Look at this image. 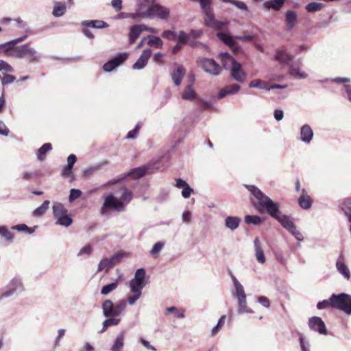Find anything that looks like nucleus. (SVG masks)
Listing matches in <instances>:
<instances>
[{
    "label": "nucleus",
    "mask_w": 351,
    "mask_h": 351,
    "mask_svg": "<svg viewBox=\"0 0 351 351\" xmlns=\"http://www.w3.org/2000/svg\"><path fill=\"white\" fill-rule=\"evenodd\" d=\"M298 21V14L294 10H289L285 12V23L289 29H292Z\"/></svg>",
    "instance_id": "nucleus-24"
},
{
    "label": "nucleus",
    "mask_w": 351,
    "mask_h": 351,
    "mask_svg": "<svg viewBox=\"0 0 351 351\" xmlns=\"http://www.w3.org/2000/svg\"><path fill=\"white\" fill-rule=\"evenodd\" d=\"M274 59L281 64L289 65L293 56L287 52L285 46H281L275 50Z\"/></svg>",
    "instance_id": "nucleus-13"
},
{
    "label": "nucleus",
    "mask_w": 351,
    "mask_h": 351,
    "mask_svg": "<svg viewBox=\"0 0 351 351\" xmlns=\"http://www.w3.org/2000/svg\"><path fill=\"white\" fill-rule=\"evenodd\" d=\"M165 243L164 241H158L154 244L152 250H150V254L154 258H156L158 256L159 252L164 247Z\"/></svg>",
    "instance_id": "nucleus-48"
},
{
    "label": "nucleus",
    "mask_w": 351,
    "mask_h": 351,
    "mask_svg": "<svg viewBox=\"0 0 351 351\" xmlns=\"http://www.w3.org/2000/svg\"><path fill=\"white\" fill-rule=\"evenodd\" d=\"M237 299L238 301V313L239 314L254 313V311L249 308L247 305L246 295L244 297L237 298Z\"/></svg>",
    "instance_id": "nucleus-27"
},
{
    "label": "nucleus",
    "mask_w": 351,
    "mask_h": 351,
    "mask_svg": "<svg viewBox=\"0 0 351 351\" xmlns=\"http://www.w3.org/2000/svg\"><path fill=\"white\" fill-rule=\"evenodd\" d=\"M66 11V6L64 3L54 1L52 14L55 17L62 16Z\"/></svg>",
    "instance_id": "nucleus-29"
},
{
    "label": "nucleus",
    "mask_w": 351,
    "mask_h": 351,
    "mask_svg": "<svg viewBox=\"0 0 351 351\" xmlns=\"http://www.w3.org/2000/svg\"><path fill=\"white\" fill-rule=\"evenodd\" d=\"M186 74V70L182 65H178L171 71V77L176 86H180L182 80Z\"/></svg>",
    "instance_id": "nucleus-19"
},
{
    "label": "nucleus",
    "mask_w": 351,
    "mask_h": 351,
    "mask_svg": "<svg viewBox=\"0 0 351 351\" xmlns=\"http://www.w3.org/2000/svg\"><path fill=\"white\" fill-rule=\"evenodd\" d=\"M241 222V218L237 216H227L224 220L225 226L231 231L237 229Z\"/></svg>",
    "instance_id": "nucleus-23"
},
{
    "label": "nucleus",
    "mask_w": 351,
    "mask_h": 351,
    "mask_svg": "<svg viewBox=\"0 0 351 351\" xmlns=\"http://www.w3.org/2000/svg\"><path fill=\"white\" fill-rule=\"evenodd\" d=\"M81 25L83 27H92V28H96V29H103L108 27L109 25L101 20H87V21H83L81 23Z\"/></svg>",
    "instance_id": "nucleus-25"
},
{
    "label": "nucleus",
    "mask_w": 351,
    "mask_h": 351,
    "mask_svg": "<svg viewBox=\"0 0 351 351\" xmlns=\"http://www.w3.org/2000/svg\"><path fill=\"white\" fill-rule=\"evenodd\" d=\"M129 57V53H119L115 56L110 58L117 67L121 66Z\"/></svg>",
    "instance_id": "nucleus-39"
},
{
    "label": "nucleus",
    "mask_w": 351,
    "mask_h": 351,
    "mask_svg": "<svg viewBox=\"0 0 351 351\" xmlns=\"http://www.w3.org/2000/svg\"><path fill=\"white\" fill-rule=\"evenodd\" d=\"M145 285L146 282H141L134 280H131L130 282V291L134 294L141 295L142 290L145 287Z\"/></svg>",
    "instance_id": "nucleus-33"
},
{
    "label": "nucleus",
    "mask_w": 351,
    "mask_h": 351,
    "mask_svg": "<svg viewBox=\"0 0 351 351\" xmlns=\"http://www.w3.org/2000/svg\"><path fill=\"white\" fill-rule=\"evenodd\" d=\"M145 270L143 268H138L136 269L135 274H134V278L133 280L141 282H145Z\"/></svg>",
    "instance_id": "nucleus-52"
},
{
    "label": "nucleus",
    "mask_w": 351,
    "mask_h": 351,
    "mask_svg": "<svg viewBox=\"0 0 351 351\" xmlns=\"http://www.w3.org/2000/svg\"><path fill=\"white\" fill-rule=\"evenodd\" d=\"M308 327L311 330L317 332L321 335H327L328 331L324 321L321 317L314 316L308 319Z\"/></svg>",
    "instance_id": "nucleus-12"
},
{
    "label": "nucleus",
    "mask_w": 351,
    "mask_h": 351,
    "mask_svg": "<svg viewBox=\"0 0 351 351\" xmlns=\"http://www.w3.org/2000/svg\"><path fill=\"white\" fill-rule=\"evenodd\" d=\"M147 38L148 39L147 44L150 47H154L158 49L162 48L163 42L159 37L149 35Z\"/></svg>",
    "instance_id": "nucleus-42"
},
{
    "label": "nucleus",
    "mask_w": 351,
    "mask_h": 351,
    "mask_svg": "<svg viewBox=\"0 0 351 351\" xmlns=\"http://www.w3.org/2000/svg\"><path fill=\"white\" fill-rule=\"evenodd\" d=\"M37 228V226H34L33 228H31L28 227L26 224L21 223V224H17L16 226H12L11 228L12 230H17L19 232H26L29 234H32L34 232L35 229Z\"/></svg>",
    "instance_id": "nucleus-47"
},
{
    "label": "nucleus",
    "mask_w": 351,
    "mask_h": 351,
    "mask_svg": "<svg viewBox=\"0 0 351 351\" xmlns=\"http://www.w3.org/2000/svg\"><path fill=\"white\" fill-rule=\"evenodd\" d=\"M176 38L178 39V42L182 43L184 45H187L189 42V35L183 30L180 31L179 35Z\"/></svg>",
    "instance_id": "nucleus-60"
},
{
    "label": "nucleus",
    "mask_w": 351,
    "mask_h": 351,
    "mask_svg": "<svg viewBox=\"0 0 351 351\" xmlns=\"http://www.w3.org/2000/svg\"><path fill=\"white\" fill-rule=\"evenodd\" d=\"M117 287H118V283H117V282H113L109 283L108 285H106L102 287L101 290V294L104 295H106L109 294L110 292H112V291H114V289H116Z\"/></svg>",
    "instance_id": "nucleus-49"
},
{
    "label": "nucleus",
    "mask_w": 351,
    "mask_h": 351,
    "mask_svg": "<svg viewBox=\"0 0 351 351\" xmlns=\"http://www.w3.org/2000/svg\"><path fill=\"white\" fill-rule=\"evenodd\" d=\"M335 267L337 271L341 274L345 279L347 280L350 279V271L345 264V257L343 252H341L339 255L335 263Z\"/></svg>",
    "instance_id": "nucleus-14"
},
{
    "label": "nucleus",
    "mask_w": 351,
    "mask_h": 351,
    "mask_svg": "<svg viewBox=\"0 0 351 351\" xmlns=\"http://www.w3.org/2000/svg\"><path fill=\"white\" fill-rule=\"evenodd\" d=\"M0 235L9 243H12L14 237V233L9 231L5 226H0Z\"/></svg>",
    "instance_id": "nucleus-41"
},
{
    "label": "nucleus",
    "mask_w": 351,
    "mask_h": 351,
    "mask_svg": "<svg viewBox=\"0 0 351 351\" xmlns=\"http://www.w3.org/2000/svg\"><path fill=\"white\" fill-rule=\"evenodd\" d=\"M241 87L239 85L236 84H230L223 88L218 93L217 97L218 99H222L227 96L228 95H234L237 93Z\"/></svg>",
    "instance_id": "nucleus-22"
},
{
    "label": "nucleus",
    "mask_w": 351,
    "mask_h": 351,
    "mask_svg": "<svg viewBox=\"0 0 351 351\" xmlns=\"http://www.w3.org/2000/svg\"><path fill=\"white\" fill-rule=\"evenodd\" d=\"M166 311L168 313H174L175 316L178 318H184V311H179L176 306H169L166 308Z\"/></svg>",
    "instance_id": "nucleus-58"
},
{
    "label": "nucleus",
    "mask_w": 351,
    "mask_h": 351,
    "mask_svg": "<svg viewBox=\"0 0 351 351\" xmlns=\"http://www.w3.org/2000/svg\"><path fill=\"white\" fill-rule=\"evenodd\" d=\"M122 193L119 197H116L112 193L104 195V203L101 208V214L104 215L109 210L117 212H123L125 210L126 206L133 198V193L127 188L123 186L121 188Z\"/></svg>",
    "instance_id": "nucleus-2"
},
{
    "label": "nucleus",
    "mask_w": 351,
    "mask_h": 351,
    "mask_svg": "<svg viewBox=\"0 0 351 351\" xmlns=\"http://www.w3.org/2000/svg\"><path fill=\"white\" fill-rule=\"evenodd\" d=\"M234 287L235 289V297L237 298L239 297H244L246 295L244 291V288L241 283L237 284Z\"/></svg>",
    "instance_id": "nucleus-62"
},
{
    "label": "nucleus",
    "mask_w": 351,
    "mask_h": 351,
    "mask_svg": "<svg viewBox=\"0 0 351 351\" xmlns=\"http://www.w3.org/2000/svg\"><path fill=\"white\" fill-rule=\"evenodd\" d=\"M245 186L256 199V202H254L253 205L260 212L267 211L271 217L277 220L299 242L304 239L302 234L297 229L295 223L291 220L290 217L280 212V205L278 202L273 201L256 186Z\"/></svg>",
    "instance_id": "nucleus-1"
},
{
    "label": "nucleus",
    "mask_w": 351,
    "mask_h": 351,
    "mask_svg": "<svg viewBox=\"0 0 351 351\" xmlns=\"http://www.w3.org/2000/svg\"><path fill=\"white\" fill-rule=\"evenodd\" d=\"M147 18L156 16L159 19L167 20L170 15V10L168 8L159 3H154L147 9Z\"/></svg>",
    "instance_id": "nucleus-9"
},
{
    "label": "nucleus",
    "mask_w": 351,
    "mask_h": 351,
    "mask_svg": "<svg viewBox=\"0 0 351 351\" xmlns=\"http://www.w3.org/2000/svg\"><path fill=\"white\" fill-rule=\"evenodd\" d=\"M52 149V145L49 143H44L36 152V157L38 160L43 161L46 156V154L48 152Z\"/></svg>",
    "instance_id": "nucleus-34"
},
{
    "label": "nucleus",
    "mask_w": 351,
    "mask_h": 351,
    "mask_svg": "<svg viewBox=\"0 0 351 351\" xmlns=\"http://www.w3.org/2000/svg\"><path fill=\"white\" fill-rule=\"evenodd\" d=\"M200 8L204 14V24L206 26L215 29L217 30H223L228 24V21H219L215 19L211 5L212 0H197Z\"/></svg>",
    "instance_id": "nucleus-3"
},
{
    "label": "nucleus",
    "mask_w": 351,
    "mask_h": 351,
    "mask_svg": "<svg viewBox=\"0 0 351 351\" xmlns=\"http://www.w3.org/2000/svg\"><path fill=\"white\" fill-rule=\"evenodd\" d=\"M221 61L224 67H227L228 64L231 65V77L237 82L243 83L247 77L246 73L242 69L241 64L237 62L229 53L225 52L220 54Z\"/></svg>",
    "instance_id": "nucleus-4"
},
{
    "label": "nucleus",
    "mask_w": 351,
    "mask_h": 351,
    "mask_svg": "<svg viewBox=\"0 0 351 351\" xmlns=\"http://www.w3.org/2000/svg\"><path fill=\"white\" fill-rule=\"evenodd\" d=\"M241 87L239 85L236 84H230L223 88L218 93L217 97L218 99H222L227 96L228 95H234L237 93Z\"/></svg>",
    "instance_id": "nucleus-21"
},
{
    "label": "nucleus",
    "mask_w": 351,
    "mask_h": 351,
    "mask_svg": "<svg viewBox=\"0 0 351 351\" xmlns=\"http://www.w3.org/2000/svg\"><path fill=\"white\" fill-rule=\"evenodd\" d=\"M117 65L112 61L111 59L108 60L104 65H103V69L104 71L107 73H110L115 69H117Z\"/></svg>",
    "instance_id": "nucleus-59"
},
{
    "label": "nucleus",
    "mask_w": 351,
    "mask_h": 351,
    "mask_svg": "<svg viewBox=\"0 0 351 351\" xmlns=\"http://www.w3.org/2000/svg\"><path fill=\"white\" fill-rule=\"evenodd\" d=\"M328 81H330V82L336 83V84H343V83L350 82L351 80L349 77H334L332 79L325 78L322 80H320L321 82H326Z\"/></svg>",
    "instance_id": "nucleus-51"
},
{
    "label": "nucleus",
    "mask_w": 351,
    "mask_h": 351,
    "mask_svg": "<svg viewBox=\"0 0 351 351\" xmlns=\"http://www.w3.org/2000/svg\"><path fill=\"white\" fill-rule=\"evenodd\" d=\"M324 6L323 3L312 1L306 4L305 8L308 12H315L319 11Z\"/></svg>",
    "instance_id": "nucleus-43"
},
{
    "label": "nucleus",
    "mask_w": 351,
    "mask_h": 351,
    "mask_svg": "<svg viewBox=\"0 0 351 351\" xmlns=\"http://www.w3.org/2000/svg\"><path fill=\"white\" fill-rule=\"evenodd\" d=\"M101 308L104 317H118L115 304L111 300H104L101 304Z\"/></svg>",
    "instance_id": "nucleus-16"
},
{
    "label": "nucleus",
    "mask_w": 351,
    "mask_h": 351,
    "mask_svg": "<svg viewBox=\"0 0 351 351\" xmlns=\"http://www.w3.org/2000/svg\"><path fill=\"white\" fill-rule=\"evenodd\" d=\"M53 215L56 219V224L69 227L73 221L71 215L68 213V210L62 203L54 202L52 206Z\"/></svg>",
    "instance_id": "nucleus-7"
},
{
    "label": "nucleus",
    "mask_w": 351,
    "mask_h": 351,
    "mask_svg": "<svg viewBox=\"0 0 351 351\" xmlns=\"http://www.w3.org/2000/svg\"><path fill=\"white\" fill-rule=\"evenodd\" d=\"M113 267L112 262L109 259V258H104L101 260L98 265L97 271L105 270L108 271L110 268Z\"/></svg>",
    "instance_id": "nucleus-46"
},
{
    "label": "nucleus",
    "mask_w": 351,
    "mask_h": 351,
    "mask_svg": "<svg viewBox=\"0 0 351 351\" xmlns=\"http://www.w3.org/2000/svg\"><path fill=\"white\" fill-rule=\"evenodd\" d=\"M141 126V123H138L133 130L128 132V133L126 136V138L127 139H134L136 137L138 133L139 132Z\"/></svg>",
    "instance_id": "nucleus-55"
},
{
    "label": "nucleus",
    "mask_w": 351,
    "mask_h": 351,
    "mask_svg": "<svg viewBox=\"0 0 351 351\" xmlns=\"http://www.w3.org/2000/svg\"><path fill=\"white\" fill-rule=\"evenodd\" d=\"M152 51L151 49L147 48L144 49L138 59L132 65V69L134 70H141L145 68L152 56Z\"/></svg>",
    "instance_id": "nucleus-15"
},
{
    "label": "nucleus",
    "mask_w": 351,
    "mask_h": 351,
    "mask_svg": "<svg viewBox=\"0 0 351 351\" xmlns=\"http://www.w3.org/2000/svg\"><path fill=\"white\" fill-rule=\"evenodd\" d=\"M203 70L212 75L217 76L221 73V68L217 62L212 58H203L199 60Z\"/></svg>",
    "instance_id": "nucleus-11"
},
{
    "label": "nucleus",
    "mask_w": 351,
    "mask_h": 351,
    "mask_svg": "<svg viewBox=\"0 0 351 351\" xmlns=\"http://www.w3.org/2000/svg\"><path fill=\"white\" fill-rule=\"evenodd\" d=\"M73 167L71 166L67 165H64L62 169V176L64 177L72 176L73 178Z\"/></svg>",
    "instance_id": "nucleus-63"
},
{
    "label": "nucleus",
    "mask_w": 351,
    "mask_h": 351,
    "mask_svg": "<svg viewBox=\"0 0 351 351\" xmlns=\"http://www.w3.org/2000/svg\"><path fill=\"white\" fill-rule=\"evenodd\" d=\"M263 219L258 215H247L245 216V222L247 224L258 226L263 222Z\"/></svg>",
    "instance_id": "nucleus-44"
},
{
    "label": "nucleus",
    "mask_w": 351,
    "mask_h": 351,
    "mask_svg": "<svg viewBox=\"0 0 351 351\" xmlns=\"http://www.w3.org/2000/svg\"><path fill=\"white\" fill-rule=\"evenodd\" d=\"M224 3H229L232 5L236 6L237 8L240 9L242 11H247L248 8L247 5L243 2L238 0H221Z\"/></svg>",
    "instance_id": "nucleus-50"
},
{
    "label": "nucleus",
    "mask_w": 351,
    "mask_h": 351,
    "mask_svg": "<svg viewBox=\"0 0 351 351\" xmlns=\"http://www.w3.org/2000/svg\"><path fill=\"white\" fill-rule=\"evenodd\" d=\"M143 32L141 24L134 25L130 27L129 32V41L130 44L134 43L140 34Z\"/></svg>",
    "instance_id": "nucleus-28"
},
{
    "label": "nucleus",
    "mask_w": 351,
    "mask_h": 351,
    "mask_svg": "<svg viewBox=\"0 0 351 351\" xmlns=\"http://www.w3.org/2000/svg\"><path fill=\"white\" fill-rule=\"evenodd\" d=\"M25 290L22 279L19 276L14 277L6 286L5 290L0 295V301L14 294H19Z\"/></svg>",
    "instance_id": "nucleus-8"
},
{
    "label": "nucleus",
    "mask_w": 351,
    "mask_h": 351,
    "mask_svg": "<svg viewBox=\"0 0 351 351\" xmlns=\"http://www.w3.org/2000/svg\"><path fill=\"white\" fill-rule=\"evenodd\" d=\"M149 172V166H141L130 170L129 172L122 175L118 178H114L109 181V184H114L124 180L127 177L131 176L134 179H138L143 177L146 173Z\"/></svg>",
    "instance_id": "nucleus-10"
},
{
    "label": "nucleus",
    "mask_w": 351,
    "mask_h": 351,
    "mask_svg": "<svg viewBox=\"0 0 351 351\" xmlns=\"http://www.w3.org/2000/svg\"><path fill=\"white\" fill-rule=\"evenodd\" d=\"M49 203L50 202L49 200H45L40 206H38L34 210V216L39 217L43 215L49 208Z\"/></svg>",
    "instance_id": "nucleus-45"
},
{
    "label": "nucleus",
    "mask_w": 351,
    "mask_h": 351,
    "mask_svg": "<svg viewBox=\"0 0 351 351\" xmlns=\"http://www.w3.org/2000/svg\"><path fill=\"white\" fill-rule=\"evenodd\" d=\"M125 330L119 332L114 339L111 345L110 351H123L125 346Z\"/></svg>",
    "instance_id": "nucleus-17"
},
{
    "label": "nucleus",
    "mask_w": 351,
    "mask_h": 351,
    "mask_svg": "<svg viewBox=\"0 0 351 351\" xmlns=\"http://www.w3.org/2000/svg\"><path fill=\"white\" fill-rule=\"evenodd\" d=\"M289 74L296 79H305L307 77L308 75L304 71H300V69L295 68L292 65H289Z\"/></svg>",
    "instance_id": "nucleus-37"
},
{
    "label": "nucleus",
    "mask_w": 351,
    "mask_h": 351,
    "mask_svg": "<svg viewBox=\"0 0 351 351\" xmlns=\"http://www.w3.org/2000/svg\"><path fill=\"white\" fill-rule=\"evenodd\" d=\"M298 334L301 351H310V343L306 337L301 332H298Z\"/></svg>",
    "instance_id": "nucleus-40"
},
{
    "label": "nucleus",
    "mask_w": 351,
    "mask_h": 351,
    "mask_svg": "<svg viewBox=\"0 0 351 351\" xmlns=\"http://www.w3.org/2000/svg\"><path fill=\"white\" fill-rule=\"evenodd\" d=\"M1 83L3 86L12 84L16 80V77L14 75L9 74H4L3 76H1V79H0Z\"/></svg>",
    "instance_id": "nucleus-57"
},
{
    "label": "nucleus",
    "mask_w": 351,
    "mask_h": 351,
    "mask_svg": "<svg viewBox=\"0 0 351 351\" xmlns=\"http://www.w3.org/2000/svg\"><path fill=\"white\" fill-rule=\"evenodd\" d=\"M217 36L219 40H221L223 43H225L228 46L232 45V43L234 40V38L228 32H218L217 34Z\"/></svg>",
    "instance_id": "nucleus-38"
},
{
    "label": "nucleus",
    "mask_w": 351,
    "mask_h": 351,
    "mask_svg": "<svg viewBox=\"0 0 351 351\" xmlns=\"http://www.w3.org/2000/svg\"><path fill=\"white\" fill-rule=\"evenodd\" d=\"M314 133L313 129L308 124L303 125L300 130V140L309 144L313 138Z\"/></svg>",
    "instance_id": "nucleus-18"
},
{
    "label": "nucleus",
    "mask_w": 351,
    "mask_h": 351,
    "mask_svg": "<svg viewBox=\"0 0 351 351\" xmlns=\"http://www.w3.org/2000/svg\"><path fill=\"white\" fill-rule=\"evenodd\" d=\"M196 94L192 84L186 86L182 94V98L184 100H193Z\"/></svg>",
    "instance_id": "nucleus-35"
},
{
    "label": "nucleus",
    "mask_w": 351,
    "mask_h": 351,
    "mask_svg": "<svg viewBox=\"0 0 351 351\" xmlns=\"http://www.w3.org/2000/svg\"><path fill=\"white\" fill-rule=\"evenodd\" d=\"M330 306L347 315H351V295L346 293H332L330 297Z\"/></svg>",
    "instance_id": "nucleus-5"
},
{
    "label": "nucleus",
    "mask_w": 351,
    "mask_h": 351,
    "mask_svg": "<svg viewBox=\"0 0 351 351\" xmlns=\"http://www.w3.org/2000/svg\"><path fill=\"white\" fill-rule=\"evenodd\" d=\"M123 256H124V254L123 252H117V253L114 254L112 256H111L109 258V259L110 260V261L112 262V264L114 266L121 261Z\"/></svg>",
    "instance_id": "nucleus-61"
},
{
    "label": "nucleus",
    "mask_w": 351,
    "mask_h": 351,
    "mask_svg": "<svg viewBox=\"0 0 351 351\" xmlns=\"http://www.w3.org/2000/svg\"><path fill=\"white\" fill-rule=\"evenodd\" d=\"M117 316H119L127 306V301L124 299L119 300L116 304Z\"/></svg>",
    "instance_id": "nucleus-53"
},
{
    "label": "nucleus",
    "mask_w": 351,
    "mask_h": 351,
    "mask_svg": "<svg viewBox=\"0 0 351 351\" xmlns=\"http://www.w3.org/2000/svg\"><path fill=\"white\" fill-rule=\"evenodd\" d=\"M254 245L255 250V256L258 263L263 264L265 263V256L263 250L261 247L260 241L258 237L254 240Z\"/></svg>",
    "instance_id": "nucleus-26"
},
{
    "label": "nucleus",
    "mask_w": 351,
    "mask_h": 351,
    "mask_svg": "<svg viewBox=\"0 0 351 351\" xmlns=\"http://www.w3.org/2000/svg\"><path fill=\"white\" fill-rule=\"evenodd\" d=\"M13 53L14 56L17 58L27 59L29 63L38 62L42 56L39 52L27 43L16 46Z\"/></svg>",
    "instance_id": "nucleus-6"
},
{
    "label": "nucleus",
    "mask_w": 351,
    "mask_h": 351,
    "mask_svg": "<svg viewBox=\"0 0 351 351\" xmlns=\"http://www.w3.org/2000/svg\"><path fill=\"white\" fill-rule=\"evenodd\" d=\"M82 191L80 189H71L69 196V200L70 202H73L82 195Z\"/></svg>",
    "instance_id": "nucleus-56"
},
{
    "label": "nucleus",
    "mask_w": 351,
    "mask_h": 351,
    "mask_svg": "<svg viewBox=\"0 0 351 351\" xmlns=\"http://www.w3.org/2000/svg\"><path fill=\"white\" fill-rule=\"evenodd\" d=\"M121 318H117V317H106V319L103 322L102 328L99 332L103 333L108 327L117 326L121 322Z\"/></svg>",
    "instance_id": "nucleus-30"
},
{
    "label": "nucleus",
    "mask_w": 351,
    "mask_h": 351,
    "mask_svg": "<svg viewBox=\"0 0 351 351\" xmlns=\"http://www.w3.org/2000/svg\"><path fill=\"white\" fill-rule=\"evenodd\" d=\"M129 18L136 19L138 18H147V8L141 4H136V12L129 13Z\"/></svg>",
    "instance_id": "nucleus-32"
},
{
    "label": "nucleus",
    "mask_w": 351,
    "mask_h": 351,
    "mask_svg": "<svg viewBox=\"0 0 351 351\" xmlns=\"http://www.w3.org/2000/svg\"><path fill=\"white\" fill-rule=\"evenodd\" d=\"M298 203L300 207L304 210H308L311 208L313 204L312 198L307 194L305 189L301 191V195L298 199Z\"/></svg>",
    "instance_id": "nucleus-20"
},
{
    "label": "nucleus",
    "mask_w": 351,
    "mask_h": 351,
    "mask_svg": "<svg viewBox=\"0 0 351 351\" xmlns=\"http://www.w3.org/2000/svg\"><path fill=\"white\" fill-rule=\"evenodd\" d=\"M226 315H222L217 322V324L212 329V335H215L224 324Z\"/></svg>",
    "instance_id": "nucleus-54"
},
{
    "label": "nucleus",
    "mask_w": 351,
    "mask_h": 351,
    "mask_svg": "<svg viewBox=\"0 0 351 351\" xmlns=\"http://www.w3.org/2000/svg\"><path fill=\"white\" fill-rule=\"evenodd\" d=\"M193 192V189L192 187H191L190 185L188 184H186V186H184L182 189L181 194L184 198L186 199V198L190 197V196L191 195Z\"/></svg>",
    "instance_id": "nucleus-64"
},
{
    "label": "nucleus",
    "mask_w": 351,
    "mask_h": 351,
    "mask_svg": "<svg viewBox=\"0 0 351 351\" xmlns=\"http://www.w3.org/2000/svg\"><path fill=\"white\" fill-rule=\"evenodd\" d=\"M341 209L349 222V231H351V198L344 201Z\"/></svg>",
    "instance_id": "nucleus-31"
},
{
    "label": "nucleus",
    "mask_w": 351,
    "mask_h": 351,
    "mask_svg": "<svg viewBox=\"0 0 351 351\" xmlns=\"http://www.w3.org/2000/svg\"><path fill=\"white\" fill-rule=\"evenodd\" d=\"M285 0H269L263 3V5L267 9L274 8L279 10L285 3Z\"/></svg>",
    "instance_id": "nucleus-36"
}]
</instances>
